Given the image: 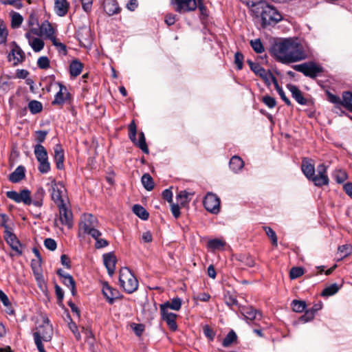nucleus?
<instances>
[{
	"instance_id": "nucleus-1",
	"label": "nucleus",
	"mask_w": 352,
	"mask_h": 352,
	"mask_svg": "<svg viewBox=\"0 0 352 352\" xmlns=\"http://www.w3.org/2000/svg\"><path fill=\"white\" fill-rule=\"evenodd\" d=\"M274 56L282 63L288 64L306 59L308 50L297 39L286 38L276 43L272 49Z\"/></svg>"
},
{
	"instance_id": "nucleus-2",
	"label": "nucleus",
	"mask_w": 352,
	"mask_h": 352,
	"mask_svg": "<svg viewBox=\"0 0 352 352\" xmlns=\"http://www.w3.org/2000/svg\"><path fill=\"white\" fill-rule=\"evenodd\" d=\"M252 12L256 18L260 19L262 28L274 25L283 19L282 14L273 6L265 1H260L253 5Z\"/></svg>"
},
{
	"instance_id": "nucleus-3",
	"label": "nucleus",
	"mask_w": 352,
	"mask_h": 352,
	"mask_svg": "<svg viewBox=\"0 0 352 352\" xmlns=\"http://www.w3.org/2000/svg\"><path fill=\"white\" fill-rule=\"evenodd\" d=\"M301 169L306 177L312 181L316 186L329 184V180L327 174V167L324 164L317 166V175L315 174L314 165L308 160H304L302 161Z\"/></svg>"
},
{
	"instance_id": "nucleus-4",
	"label": "nucleus",
	"mask_w": 352,
	"mask_h": 352,
	"mask_svg": "<svg viewBox=\"0 0 352 352\" xmlns=\"http://www.w3.org/2000/svg\"><path fill=\"white\" fill-rule=\"evenodd\" d=\"M98 221L91 214H83L78 225V235L88 234L93 238L100 237L101 232L97 229Z\"/></svg>"
},
{
	"instance_id": "nucleus-5",
	"label": "nucleus",
	"mask_w": 352,
	"mask_h": 352,
	"mask_svg": "<svg viewBox=\"0 0 352 352\" xmlns=\"http://www.w3.org/2000/svg\"><path fill=\"white\" fill-rule=\"evenodd\" d=\"M53 335V329L47 318H45L43 323L36 327L33 333L34 340L39 352H46L42 341L50 342Z\"/></svg>"
},
{
	"instance_id": "nucleus-6",
	"label": "nucleus",
	"mask_w": 352,
	"mask_h": 352,
	"mask_svg": "<svg viewBox=\"0 0 352 352\" xmlns=\"http://www.w3.org/2000/svg\"><path fill=\"white\" fill-rule=\"evenodd\" d=\"M293 69L305 76L314 78L322 71V68L313 62L293 65Z\"/></svg>"
},
{
	"instance_id": "nucleus-7",
	"label": "nucleus",
	"mask_w": 352,
	"mask_h": 352,
	"mask_svg": "<svg viewBox=\"0 0 352 352\" xmlns=\"http://www.w3.org/2000/svg\"><path fill=\"white\" fill-rule=\"evenodd\" d=\"M206 210L212 214H218L220 211V199L212 192H208L204 199Z\"/></svg>"
},
{
	"instance_id": "nucleus-8",
	"label": "nucleus",
	"mask_w": 352,
	"mask_h": 352,
	"mask_svg": "<svg viewBox=\"0 0 352 352\" xmlns=\"http://www.w3.org/2000/svg\"><path fill=\"white\" fill-rule=\"evenodd\" d=\"M25 58V55L22 49L15 43L11 44V50L8 54V60L14 66L23 63Z\"/></svg>"
},
{
	"instance_id": "nucleus-9",
	"label": "nucleus",
	"mask_w": 352,
	"mask_h": 352,
	"mask_svg": "<svg viewBox=\"0 0 352 352\" xmlns=\"http://www.w3.org/2000/svg\"><path fill=\"white\" fill-rule=\"evenodd\" d=\"M170 3L179 13L193 11L197 7L195 0H170Z\"/></svg>"
},
{
	"instance_id": "nucleus-10",
	"label": "nucleus",
	"mask_w": 352,
	"mask_h": 352,
	"mask_svg": "<svg viewBox=\"0 0 352 352\" xmlns=\"http://www.w3.org/2000/svg\"><path fill=\"white\" fill-rule=\"evenodd\" d=\"M4 239L10 248L16 252L17 255H22V245L13 233V229L4 232Z\"/></svg>"
},
{
	"instance_id": "nucleus-11",
	"label": "nucleus",
	"mask_w": 352,
	"mask_h": 352,
	"mask_svg": "<svg viewBox=\"0 0 352 352\" xmlns=\"http://www.w3.org/2000/svg\"><path fill=\"white\" fill-rule=\"evenodd\" d=\"M58 85L60 89L55 95L54 99L52 104L53 105L62 106L63 104L70 100L71 95L69 93L67 87L62 83L58 82Z\"/></svg>"
},
{
	"instance_id": "nucleus-12",
	"label": "nucleus",
	"mask_w": 352,
	"mask_h": 352,
	"mask_svg": "<svg viewBox=\"0 0 352 352\" xmlns=\"http://www.w3.org/2000/svg\"><path fill=\"white\" fill-rule=\"evenodd\" d=\"M329 101L334 104L341 103L347 110L352 113V93L344 92L342 95V101L340 98L335 95L329 94Z\"/></svg>"
},
{
	"instance_id": "nucleus-13",
	"label": "nucleus",
	"mask_w": 352,
	"mask_h": 352,
	"mask_svg": "<svg viewBox=\"0 0 352 352\" xmlns=\"http://www.w3.org/2000/svg\"><path fill=\"white\" fill-rule=\"evenodd\" d=\"M64 190V186L61 183H56L53 182L52 183V192L51 196L54 202L57 205H61L65 204L63 199V192Z\"/></svg>"
},
{
	"instance_id": "nucleus-14",
	"label": "nucleus",
	"mask_w": 352,
	"mask_h": 352,
	"mask_svg": "<svg viewBox=\"0 0 352 352\" xmlns=\"http://www.w3.org/2000/svg\"><path fill=\"white\" fill-rule=\"evenodd\" d=\"M59 208L60 221L63 225L71 228L72 226V213L68 210L65 204L57 206Z\"/></svg>"
},
{
	"instance_id": "nucleus-15",
	"label": "nucleus",
	"mask_w": 352,
	"mask_h": 352,
	"mask_svg": "<svg viewBox=\"0 0 352 352\" xmlns=\"http://www.w3.org/2000/svg\"><path fill=\"white\" fill-rule=\"evenodd\" d=\"M160 312L162 320L166 322L170 329L175 331L177 329V325L175 321L177 315L170 312L168 310H165L164 307L160 309Z\"/></svg>"
},
{
	"instance_id": "nucleus-16",
	"label": "nucleus",
	"mask_w": 352,
	"mask_h": 352,
	"mask_svg": "<svg viewBox=\"0 0 352 352\" xmlns=\"http://www.w3.org/2000/svg\"><path fill=\"white\" fill-rule=\"evenodd\" d=\"M103 262L108 274L112 276L116 270V257L113 252H109L103 254Z\"/></svg>"
},
{
	"instance_id": "nucleus-17",
	"label": "nucleus",
	"mask_w": 352,
	"mask_h": 352,
	"mask_svg": "<svg viewBox=\"0 0 352 352\" xmlns=\"http://www.w3.org/2000/svg\"><path fill=\"white\" fill-rule=\"evenodd\" d=\"M40 31L46 38L52 40L54 45L56 44V39L54 37V30L52 25L47 21H44L40 26Z\"/></svg>"
},
{
	"instance_id": "nucleus-18",
	"label": "nucleus",
	"mask_w": 352,
	"mask_h": 352,
	"mask_svg": "<svg viewBox=\"0 0 352 352\" xmlns=\"http://www.w3.org/2000/svg\"><path fill=\"white\" fill-rule=\"evenodd\" d=\"M76 35L80 43L84 45H85L86 43H90L91 41V30L86 26L79 28L76 32Z\"/></svg>"
},
{
	"instance_id": "nucleus-19",
	"label": "nucleus",
	"mask_w": 352,
	"mask_h": 352,
	"mask_svg": "<svg viewBox=\"0 0 352 352\" xmlns=\"http://www.w3.org/2000/svg\"><path fill=\"white\" fill-rule=\"evenodd\" d=\"M287 89L289 90V91L292 93V97L296 100V101L302 105H305L307 103V100L305 97L302 96V92L300 90L294 85H287Z\"/></svg>"
},
{
	"instance_id": "nucleus-20",
	"label": "nucleus",
	"mask_w": 352,
	"mask_h": 352,
	"mask_svg": "<svg viewBox=\"0 0 352 352\" xmlns=\"http://www.w3.org/2000/svg\"><path fill=\"white\" fill-rule=\"evenodd\" d=\"M25 37L28 38L30 45L35 52H38L43 49L45 43L41 38L32 36L30 32H27Z\"/></svg>"
},
{
	"instance_id": "nucleus-21",
	"label": "nucleus",
	"mask_w": 352,
	"mask_h": 352,
	"mask_svg": "<svg viewBox=\"0 0 352 352\" xmlns=\"http://www.w3.org/2000/svg\"><path fill=\"white\" fill-rule=\"evenodd\" d=\"M69 3L67 0H54V9L57 15L64 16L67 14Z\"/></svg>"
},
{
	"instance_id": "nucleus-22",
	"label": "nucleus",
	"mask_w": 352,
	"mask_h": 352,
	"mask_svg": "<svg viewBox=\"0 0 352 352\" xmlns=\"http://www.w3.org/2000/svg\"><path fill=\"white\" fill-rule=\"evenodd\" d=\"M103 9L109 16L117 14L119 10V6L116 0H104L103 2Z\"/></svg>"
},
{
	"instance_id": "nucleus-23",
	"label": "nucleus",
	"mask_w": 352,
	"mask_h": 352,
	"mask_svg": "<svg viewBox=\"0 0 352 352\" xmlns=\"http://www.w3.org/2000/svg\"><path fill=\"white\" fill-rule=\"evenodd\" d=\"M54 160L58 169L61 170L64 168V153L59 144H56L54 147Z\"/></svg>"
},
{
	"instance_id": "nucleus-24",
	"label": "nucleus",
	"mask_w": 352,
	"mask_h": 352,
	"mask_svg": "<svg viewBox=\"0 0 352 352\" xmlns=\"http://www.w3.org/2000/svg\"><path fill=\"white\" fill-rule=\"evenodd\" d=\"M182 300L180 298L176 297L173 298L170 301H166L160 305V309L164 308L165 310L171 309L174 311H179L182 307Z\"/></svg>"
},
{
	"instance_id": "nucleus-25",
	"label": "nucleus",
	"mask_w": 352,
	"mask_h": 352,
	"mask_svg": "<svg viewBox=\"0 0 352 352\" xmlns=\"http://www.w3.org/2000/svg\"><path fill=\"white\" fill-rule=\"evenodd\" d=\"M25 168L19 166L14 172L9 175V180L12 183H18L25 177Z\"/></svg>"
},
{
	"instance_id": "nucleus-26",
	"label": "nucleus",
	"mask_w": 352,
	"mask_h": 352,
	"mask_svg": "<svg viewBox=\"0 0 352 352\" xmlns=\"http://www.w3.org/2000/svg\"><path fill=\"white\" fill-rule=\"evenodd\" d=\"M102 293L108 302L112 304L115 299H116L118 296V291L116 289H113L108 285H105L102 287Z\"/></svg>"
},
{
	"instance_id": "nucleus-27",
	"label": "nucleus",
	"mask_w": 352,
	"mask_h": 352,
	"mask_svg": "<svg viewBox=\"0 0 352 352\" xmlns=\"http://www.w3.org/2000/svg\"><path fill=\"white\" fill-rule=\"evenodd\" d=\"M45 193V190L42 187H38L33 195L32 204L36 207H41Z\"/></svg>"
},
{
	"instance_id": "nucleus-28",
	"label": "nucleus",
	"mask_w": 352,
	"mask_h": 352,
	"mask_svg": "<svg viewBox=\"0 0 352 352\" xmlns=\"http://www.w3.org/2000/svg\"><path fill=\"white\" fill-rule=\"evenodd\" d=\"M229 166L232 171L237 173L243 167L244 163L241 157L234 155L230 159Z\"/></svg>"
},
{
	"instance_id": "nucleus-29",
	"label": "nucleus",
	"mask_w": 352,
	"mask_h": 352,
	"mask_svg": "<svg viewBox=\"0 0 352 352\" xmlns=\"http://www.w3.org/2000/svg\"><path fill=\"white\" fill-rule=\"evenodd\" d=\"M133 214L142 221H146L149 218L148 212L141 205L133 204Z\"/></svg>"
},
{
	"instance_id": "nucleus-30",
	"label": "nucleus",
	"mask_w": 352,
	"mask_h": 352,
	"mask_svg": "<svg viewBox=\"0 0 352 352\" xmlns=\"http://www.w3.org/2000/svg\"><path fill=\"white\" fill-rule=\"evenodd\" d=\"M125 280H132V272L128 267H123L120 270L119 282L120 286L124 285Z\"/></svg>"
},
{
	"instance_id": "nucleus-31",
	"label": "nucleus",
	"mask_w": 352,
	"mask_h": 352,
	"mask_svg": "<svg viewBox=\"0 0 352 352\" xmlns=\"http://www.w3.org/2000/svg\"><path fill=\"white\" fill-rule=\"evenodd\" d=\"M247 63L250 66L251 70L257 76L264 77L266 70L258 63H254L251 60H248Z\"/></svg>"
},
{
	"instance_id": "nucleus-32",
	"label": "nucleus",
	"mask_w": 352,
	"mask_h": 352,
	"mask_svg": "<svg viewBox=\"0 0 352 352\" xmlns=\"http://www.w3.org/2000/svg\"><path fill=\"white\" fill-rule=\"evenodd\" d=\"M341 287L342 285H339L337 283H333L323 289L321 296L326 297L333 296L340 290Z\"/></svg>"
},
{
	"instance_id": "nucleus-33",
	"label": "nucleus",
	"mask_w": 352,
	"mask_h": 352,
	"mask_svg": "<svg viewBox=\"0 0 352 352\" xmlns=\"http://www.w3.org/2000/svg\"><path fill=\"white\" fill-rule=\"evenodd\" d=\"M63 283L65 286L70 289L72 296H76V289L75 280L70 274H67V276L63 278Z\"/></svg>"
},
{
	"instance_id": "nucleus-34",
	"label": "nucleus",
	"mask_w": 352,
	"mask_h": 352,
	"mask_svg": "<svg viewBox=\"0 0 352 352\" xmlns=\"http://www.w3.org/2000/svg\"><path fill=\"white\" fill-rule=\"evenodd\" d=\"M82 69V63L78 60H73L69 65L70 74L76 77L81 73Z\"/></svg>"
},
{
	"instance_id": "nucleus-35",
	"label": "nucleus",
	"mask_w": 352,
	"mask_h": 352,
	"mask_svg": "<svg viewBox=\"0 0 352 352\" xmlns=\"http://www.w3.org/2000/svg\"><path fill=\"white\" fill-rule=\"evenodd\" d=\"M226 245V242L220 239H214L209 240L208 247L212 250L223 249Z\"/></svg>"
},
{
	"instance_id": "nucleus-36",
	"label": "nucleus",
	"mask_w": 352,
	"mask_h": 352,
	"mask_svg": "<svg viewBox=\"0 0 352 352\" xmlns=\"http://www.w3.org/2000/svg\"><path fill=\"white\" fill-rule=\"evenodd\" d=\"M257 314L261 317V314L252 307L245 309L243 312L245 319L251 321L256 318Z\"/></svg>"
},
{
	"instance_id": "nucleus-37",
	"label": "nucleus",
	"mask_w": 352,
	"mask_h": 352,
	"mask_svg": "<svg viewBox=\"0 0 352 352\" xmlns=\"http://www.w3.org/2000/svg\"><path fill=\"white\" fill-rule=\"evenodd\" d=\"M142 184L143 186L147 190H151L154 188V182L153 179L151 177V176L146 173L143 175L141 179Z\"/></svg>"
},
{
	"instance_id": "nucleus-38",
	"label": "nucleus",
	"mask_w": 352,
	"mask_h": 352,
	"mask_svg": "<svg viewBox=\"0 0 352 352\" xmlns=\"http://www.w3.org/2000/svg\"><path fill=\"white\" fill-rule=\"evenodd\" d=\"M28 108L31 113L36 114L42 111L43 105L41 102L33 100L28 103Z\"/></svg>"
},
{
	"instance_id": "nucleus-39",
	"label": "nucleus",
	"mask_w": 352,
	"mask_h": 352,
	"mask_svg": "<svg viewBox=\"0 0 352 352\" xmlns=\"http://www.w3.org/2000/svg\"><path fill=\"white\" fill-rule=\"evenodd\" d=\"M31 192L28 189H23L20 191L19 197H20V203L23 202L25 205H30L32 204V199H31Z\"/></svg>"
},
{
	"instance_id": "nucleus-40",
	"label": "nucleus",
	"mask_w": 352,
	"mask_h": 352,
	"mask_svg": "<svg viewBox=\"0 0 352 352\" xmlns=\"http://www.w3.org/2000/svg\"><path fill=\"white\" fill-rule=\"evenodd\" d=\"M34 153L36 160L48 157L47 150L41 144H36L34 146Z\"/></svg>"
},
{
	"instance_id": "nucleus-41",
	"label": "nucleus",
	"mask_w": 352,
	"mask_h": 352,
	"mask_svg": "<svg viewBox=\"0 0 352 352\" xmlns=\"http://www.w3.org/2000/svg\"><path fill=\"white\" fill-rule=\"evenodd\" d=\"M236 334L233 330H231L223 340L222 345L224 347H228L236 340Z\"/></svg>"
},
{
	"instance_id": "nucleus-42",
	"label": "nucleus",
	"mask_w": 352,
	"mask_h": 352,
	"mask_svg": "<svg viewBox=\"0 0 352 352\" xmlns=\"http://www.w3.org/2000/svg\"><path fill=\"white\" fill-rule=\"evenodd\" d=\"M274 85L275 86V88L280 96V98L285 102V104L287 106H290L292 104L291 101L286 96L284 91L283 89L279 86L278 81L276 79H274Z\"/></svg>"
},
{
	"instance_id": "nucleus-43",
	"label": "nucleus",
	"mask_w": 352,
	"mask_h": 352,
	"mask_svg": "<svg viewBox=\"0 0 352 352\" xmlns=\"http://www.w3.org/2000/svg\"><path fill=\"white\" fill-rule=\"evenodd\" d=\"M250 44L251 47H252V49L254 50V51L258 54H261V53L263 52L265 50L264 46H263L261 39H259V38L251 40L250 41Z\"/></svg>"
},
{
	"instance_id": "nucleus-44",
	"label": "nucleus",
	"mask_w": 352,
	"mask_h": 352,
	"mask_svg": "<svg viewBox=\"0 0 352 352\" xmlns=\"http://www.w3.org/2000/svg\"><path fill=\"white\" fill-rule=\"evenodd\" d=\"M136 144L144 153H148V148L146 142L144 135L142 132L139 133L138 141Z\"/></svg>"
},
{
	"instance_id": "nucleus-45",
	"label": "nucleus",
	"mask_w": 352,
	"mask_h": 352,
	"mask_svg": "<svg viewBox=\"0 0 352 352\" xmlns=\"http://www.w3.org/2000/svg\"><path fill=\"white\" fill-rule=\"evenodd\" d=\"M189 195L190 194L185 190L180 191L176 197L177 202L182 206L186 205L190 201Z\"/></svg>"
},
{
	"instance_id": "nucleus-46",
	"label": "nucleus",
	"mask_w": 352,
	"mask_h": 352,
	"mask_svg": "<svg viewBox=\"0 0 352 352\" xmlns=\"http://www.w3.org/2000/svg\"><path fill=\"white\" fill-rule=\"evenodd\" d=\"M292 306L295 312H302L306 308V303L305 301L294 300L292 302Z\"/></svg>"
},
{
	"instance_id": "nucleus-47",
	"label": "nucleus",
	"mask_w": 352,
	"mask_h": 352,
	"mask_svg": "<svg viewBox=\"0 0 352 352\" xmlns=\"http://www.w3.org/2000/svg\"><path fill=\"white\" fill-rule=\"evenodd\" d=\"M224 301L225 303L230 307H232L234 305H238V301L236 298L229 292H227L224 294Z\"/></svg>"
},
{
	"instance_id": "nucleus-48",
	"label": "nucleus",
	"mask_w": 352,
	"mask_h": 352,
	"mask_svg": "<svg viewBox=\"0 0 352 352\" xmlns=\"http://www.w3.org/2000/svg\"><path fill=\"white\" fill-rule=\"evenodd\" d=\"M22 22H23L22 16L17 12H14L13 14L12 15V21H11L12 28H19L21 25Z\"/></svg>"
},
{
	"instance_id": "nucleus-49",
	"label": "nucleus",
	"mask_w": 352,
	"mask_h": 352,
	"mask_svg": "<svg viewBox=\"0 0 352 352\" xmlns=\"http://www.w3.org/2000/svg\"><path fill=\"white\" fill-rule=\"evenodd\" d=\"M8 32L6 28V25L2 20H0V43H5L7 40Z\"/></svg>"
},
{
	"instance_id": "nucleus-50",
	"label": "nucleus",
	"mask_w": 352,
	"mask_h": 352,
	"mask_svg": "<svg viewBox=\"0 0 352 352\" xmlns=\"http://www.w3.org/2000/svg\"><path fill=\"white\" fill-rule=\"evenodd\" d=\"M264 230L267 236L272 240L273 245L277 246L278 239L276 232L270 227H264Z\"/></svg>"
},
{
	"instance_id": "nucleus-51",
	"label": "nucleus",
	"mask_w": 352,
	"mask_h": 352,
	"mask_svg": "<svg viewBox=\"0 0 352 352\" xmlns=\"http://www.w3.org/2000/svg\"><path fill=\"white\" fill-rule=\"evenodd\" d=\"M334 177L338 183L342 184L346 180L347 174L344 170H339L335 172Z\"/></svg>"
},
{
	"instance_id": "nucleus-52",
	"label": "nucleus",
	"mask_w": 352,
	"mask_h": 352,
	"mask_svg": "<svg viewBox=\"0 0 352 352\" xmlns=\"http://www.w3.org/2000/svg\"><path fill=\"white\" fill-rule=\"evenodd\" d=\"M37 65L40 69H45L50 67V60L47 56H41L37 60Z\"/></svg>"
},
{
	"instance_id": "nucleus-53",
	"label": "nucleus",
	"mask_w": 352,
	"mask_h": 352,
	"mask_svg": "<svg viewBox=\"0 0 352 352\" xmlns=\"http://www.w3.org/2000/svg\"><path fill=\"white\" fill-rule=\"evenodd\" d=\"M314 311L312 310H307L304 315L300 316L299 321L302 323L309 322L314 318Z\"/></svg>"
},
{
	"instance_id": "nucleus-54",
	"label": "nucleus",
	"mask_w": 352,
	"mask_h": 352,
	"mask_svg": "<svg viewBox=\"0 0 352 352\" xmlns=\"http://www.w3.org/2000/svg\"><path fill=\"white\" fill-rule=\"evenodd\" d=\"M262 101L269 108L272 109L276 105L275 98L270 96H265L263 97Z\"/></svg>"
},
{
	"instance_id": "nucleus-55",
	"label": "nucleus",
	"mask_w": 352,
	"mask_h": 352,
	"mask_svg": "<svg viewBox=\"0 0 352 352\" xmlns=\"http://www.w3.org/2000/svg\"><path fill=\"white\" fill-rule=\"evenodd\" d=\"M244 56L241 52H236L234 54V63L236 64L237 69L241 70L243 68V62Z\"/></svg>"
},
{
	"instance_id": "nucleus-56",
	"label": "nucleus",
	"mask_w": 352,
	"mask_h": 352,
	"mask_svg": "<svg viewBox=\"0 0 352 352\" xmlns=\"http://www.w3.org/2000/svg\"><path fill=\"white\" fill-rule=\"evenodd\" d=\"M303 274V270L301 267H292L289 272V276L292 279L297 278Z\"/></svg>"
},
{
	"instance_id": "nucleus-57",
	"label": "nucleus",
	"mask_w": 352,
	"mask_h": 352,
	"mask_svg": "<svg viewBox=\"0 0 352 352\" xmlns=\"http://www.w3.org/2000/svg\"><path fill=\"white\" fill-rule=\"evenodd\" d=\"M0 3L3 5L13 6L18 9L23 7V3L20 0H0Z\"/></svg>"
},
{
	"instance_id": "nucleus-58",
	"label": "nucleus",
	"mask_w": 352,
	"mask_h": 352,
	"mask_svg": "<svg viewBox=\"0 0 352 352\" xmlns=\"http://www.w3.org/2000/svg\"><path fill=\"white\" fill-rule=\"evenodd\" d=\"M8 217L6 214H0V226L4 228V232H7L12 229L8 225Z\"/></svg>"
},
{
	"instance_id": "nucleus-59",
	"label": "nucleus",
	"mask_w": 352,
	"mask_h": 352,
	"mask_svg": "<svg viewBox=\"0 0 352 352\" xmlns=\"http://www.w3.org/2000/svg\"><path fill=\"white\" fill-rule=\"evenodd\" d=\"M44 245L47 249L54 251L56 249L57 245L55 240L51 238H47L44 241Z\"/></svg>"
},
{
	"instance_id": "nucleus-60",
	"label": "nucleus",
	"mask_w": 352,
	"mask_h": 352,
	"mask_svg": "<svg viewBox=\"0 0 352 352\" xmlns=\"http://www.w3.org/2000/svg\"><path fill=\"white\" fill-rule=\"evenodd\" d=\"M47 135V132L45 131H36V142H37L36 144H41L42 142H44V140L46 138V136Z\"/></svg>"
},
{
	"instance_id": "nucleus-61",
	"label": "nucleus",
	"mask_w": 352,
	"mask_h": 352,
	"mask_svg": "<svg viewBox=\"0 0 352 352\" xmlns=\"http://www.w3.org/2000/svg\"><path fill=\"white\" fill-rule=\"evenodd\" d=\"M204 333L210 340H213L215 336L214 331L209 326L206 325L203 329Z\"/></svg>"
},
{
	"instance_id": "nucleus-62",
	"label": "nucleus",
	"mask_w": 352,
	"mask_h": 352,
	"mask_svg": "<svg viewBox=\"0 0 352 352\" xmlns=\"http://www.w3.org/2000/svg\"><path fill=\"white\" fill-rule=\"evenodd\" d=\"M74 1H77V0ZM78 1L82 3V8L86 12L91 11L93 0H78Z\"/></svg>"
},
{
	"instance_id": "nucleus-63",
	"label": "nucleus",
	"mask_w": 352,
	"mask_h": 352,
	"mask_svg": "<svg viewBox=\"0 0 352 352\" xmlns=\"http://www.w3.org/2000/svg\"><path fill=\"white\" fill-rule=\"evenodd\" d=\"M6 196L8 198L13 200L16 203H20L19 193L16 191L10 190L6 192Z\"/></svg>"
},
{
	"instance_id": "nucleus-64",
	"label": "nucleus",
	"mask_w": 352,
	"mask_h": 352,
	"mask_svg": "<svg viewBox=\"0 0 352 352\" xmlns=\"http://www.w3.org/2000/svg\"><path fill=\"white\" fill-rule=\"evenodd\" d=\"M69 329L73 332L75 338L77 340H79L80 339V333L78 330V327L76 324L75 322H71L69 323Z\"/></svg>"
}]
</instances>
